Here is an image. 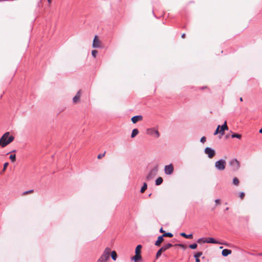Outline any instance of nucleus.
I'll list each match as a JSON object with an SVG mask.
<instances>
[{
	"instance_id": "obj_47",
	"label": "nucleus",
	"mask_w": 262,
	"mask_h": 262,
	"mask_svg": "<svg viewBox=\"0 0 262 262\" xmlns=\"http://www.w3.org/2000/svg\"><path fill=\"white\" fill-rule=\"evenodd\" d=\"M52 1V0H48V2L49 5H51Z\"/></svg>"
},
{
	"instance_id": "obj_28",
	"label": "nucleus",
	"mask_w": 262,
	"mask_h": 262,
	"mask_svg": "<svg viewBox=\"0 0 262 262\" xmlns=\"http://www.w3.org/2000/svg\"><path fill=\"white\" fill-rule=\"evenodd\" d=\"M106 154V151H105L103 154H99L97 156V158L98 159H101L103 157L105 156Z\"/></svg>"
},
{
	"instance_id": "obj_43",
	"label": "nucleus",
	"mask_w": 262,
	"mask_h": 262,
	"mask_svg": "<svg viewBox=\"0 0 262 262\" xmlns=\"http://www.w3.org/2000/svg\"><path fill=\"white\" fill-rule=\"evenodd\" d=\"M160 232L161 233H163V234L165 233V231H164V230H163V228H161L160 229Z\"/></svg>"
},
{
	"instance_id": "obj_6",
	"label": "nucleus",
	"mask_w": 262,
	"mask_h": 262,
	"mask_svg": "<svg viewBox=\"0 0 262 262\" xmlns=\"http://www.w3.org/2000/svg\"><path fill=\"white\" fill-rule=\"evenodd\" d=\"M230 165L233 170H237L240 167L239 162L236 159H233L230 162Z\"/></svg>"
},
{
	"instance_id": "obj_48",
	"label": "nucleus",
	"mask_w": 262,
	"mask_h": 262,
	"mask_svg": "<svg viewBox=\"0 0 262 262\" xmlns=\"http://www.w3.org/2000/svg\"><path fill=\"white\" fill-rule=\"evenodd\" d=\"M259 132L261 134H262V128L261 129H260V130H259Z\"/></svg>"
},
{
	"instance_id": "obj_4",
	"label": "nucleus",
	"mask_w": 262,
	"mask_h": 262,
	"mask_svg": "<svg viewBox=\"0 0 262 262\" xmlns=\"http://www.w3.org/2000/svg\"><path fill=\"white\" fill-rule=\"evenodd\" d=\"M110 253L111 249L106 248L100 258L106 261L110 257Z\"/></svg>"
},
{
	"instance_id": "obj_12",
	"label": "nucleus",
	"mask_w": 262,
	"mask_h": 262,
	"mask_svg": "<svg viewBox=\"0 0 262 262\" xmlns=\"http://www.w3.org/2000/svg\"><path fill=\"white\" fill-rule=\"evenodd\" d=\"M228 126L227 125V122L225 121L224 123V124L222 125V126H221V127H220V134H221V135H223L224 134V132L225 130H228Z\"/></svg>"
},
{
	"instance_id": "obj_23",
	"label": "nucleus",
	"mask_w": 262,
	"mask_h": 262,
	"mask_svg": "<svg viewBox=\"0 0 262 262\" xmlns=\"http://www.w3.org/2000/svg\"><path fill=\"white\" fill-rule=\"evenodd\" d=\"M239 183V181L238 179L236 177L234 178L233 179V184L236 186H237L238 185Z\"/></svg>"
},
{
	"instance_id": "obj_5",
	"label": "nucleus",
	"mask_w": 262,
	"mask_h": 262,
	"mask_svg": "<svg viewBox=\"0 0 262 262\" xmlns=\"http://www.w3.org/2000/svg\"><path fill=\"white\" fill-rule=\"evenodd\" d=\"M204 152L210 159L213 158L215 155V150L210 147L205 148Z\"/></svg>"
},
{
	"instance_id": "obj_33",
	"label": "nucleus",
	"mask_w": 262,
	"mask_h": 262,
	"mask_svg": "<svg viewBox=\"0 0 262 262\" xmlns=\"http://www.w3.org/2000/svg\"><path fill=\"white\" fill-rule=\"evenodd\" d=\"M172 246V245L171 244H167L166 245H164V247H165L166 250L170 248Z\"/></svg>"
},
{
	"instance_id": "obj_24",
	"label": "nucleus",
	"mask_w": 262,
	"mask_h": 262,
	"mask_svg": "<svg viewBox=\"0 0 262 262\" xmlns=\"http://www.w3.org/2000/svg\"><path fill=\"white\" fill-rule=\"evenodd\" d=\"M8 165H9L8 162H6V163H4V166H3V170L1 172V174H3L5 172V171L6 170V168H7Z\"/></svg>"
},
{
	"instance_id": "obj_10",
	"label": "nucleus",
	"mask_w": 262,
	"mask_h": 262,
	"mask_svg": "<svg viewBox=\"0 0 262 262\" xmlns=\"http://www.w3.org/2000/svg\"><path fill=\"white\" fill-rule=\"evenodd\" d=\"M81 93L82 92L81 90H79L77 92L76 95L73 98V102L74 103L76 104L80 101Z\"/></svg>"
},
{
	"instance_id": "obj_38",
	"label": "nucleus",
	"mask_w": 262,
	"mask_h": 262,
	"mask_svg": "<svg viewBox=\"0 0 262 262\" xmlns=\"http://www.w3.org/2000/svg\"><path fill=\"white\" fill-rule=\"evenodd\" d=\"M198 243H206V241H205L204 239V238H200L198 240Z\"/></svg>"
},
{
	"instance_id": "obj_11",
	"label": "nucleus",
	"mask_w": 262,
	"mask_h": 262,
	"mask_svg": "<svg viewBox=\"0 0 262 262\" xmlns=\"http://www.w3.org/2000/svg\"><path fill=\"white\" fill-rule=\"evenodd\" d=\"M143 120V117L141 115L134 116L131 120L133 123H136L138 121H141Z\"/></svg>"
},
{
	"instance_id": "obj_27",
	"label": "nucleus",
	"mask_w": 262,
	"mask_h": 262,
	"mask_svg": "<svg viewBox=\"0 0 262 262\" xmlns=\"http://www.w3.org/2000/svg\"><path fill=\"white\" fill-rule=\"evenodd\" d=\"M220 127H221L220 125L217 126L215 131L214 133V135H216L218 134L219 133L220 134Z\"/></svg>"
},
{
	"instance_id": "obj_20",
	"label": "nucleus",
	"mask_w": 262,
	"mask_h": 262,
	"mask_svg": "<svg viewBox=\"0 0 262 262\" xmlns=\"http://www.w3.org/2000/svg\"><path fill=\"white\" fill-rule=\"evenodd\" d=\"M9 158L10 159V160L12 162L14 163L16 161V155L15 154H13V155H11L9 157Z\"/></svg>"
},
{
	"instance_id": "obj_37",
	"label": "nucleus",
	"mask_w": 262,
	"mask_h": 262,
	"mask_svg": "<svg viewBox=\"0 0 262 262\" xmlns=\"http://www.w3.org/2000/svg\"><path fill=\"white\" fill-rule=\"evenodd\" d=\"M239 198L242 200H243L244 198V197H245V193H244V192H241L239 193Z\"/></svg>"
},
{
	"instance_id": "obj_19",
	"label": "nucleus",
	"mask_w": 262,
	"mask_h": 262,
	"mask_svg": "<svg viewBox=\"0 0 262 262\" xmlns=\"http://www.w3.org/2000/svg\"><path fill=\"white\" fill-rule=\"evenodd\" d=\"M33 193H34V190L32 189V190H30L24 191L22 193V195L23 196H25L26 195H28V194H32Z\"/></svg>"
},
{
	"instance_id": "obj_16",
	"label": "nucleus",
	"mask_w": 262,
	"mask_h": 262,
	"mask_svg": "<svg viewBox=\"0 0 262 262\" xmlns=\"http://www.w3.org/2000/svg\"><path fill=\"white\" fill-rule=\"evenodd\" d=\"M139 134V130L137 128H135L133 130L132 134H131V137L132 138H135L138 134Z\"/></svg>"
},
{
	"instance_id": "obj_49",
	"label": "nucleus",
	"mask_w": 262,
	"mask_h": 262,
	"mask_svg": "<svg viewBox=\"0 0 262 262\" xmlns=\"http://www.w3.org/2000/svg\"><path fill=\"white\" fill-rule=\"evenodd\" d=\"M15 152H16V150H13L12 151H11L10 153H12V152L15 153Z\"/></svg>"
},
{
	"instance_id": "obj_2",
	"label": "nucleus",
	"mask_w": 262,
	"mask_h": 262,
	"mask_svg": "<svg viewBox=\"0 0 262 262\" xmlns=\"http://www.w3.org/2000/svg\"><path fill=\"white\" fill-rule=\"evenodd\" d=\"M141 249L142 246L141 245H138L135 249V255L131 257V260L134 261V262H140L142 260V256H141Z\"/></svg>"
},
{
	"instance_id": "obj_26",
	"label": "nucleus",
	"mask_w": 262,
	"mask_h": 262,
	"mask_svg": "<svg viewBox=\"0 0 262 262\" xmlns=\"http://www.w3.org/2000/svg\"><path fill=\"white\" fill-rule=\"evenodd\" d=\"M220 127H221L220 125L217 126L215 131L214 133V135H216L218 134L219 133L220 134Z\"/></svg>"
},
{
	"instance_id": "obj_15",
	"label": "nucleus",
	"mask_w": 262,
	"mask_h": 262,
	"mask_svg": "<svg viewBox=\"0 0 262 262\" xmlns=\"http://www.w3.org/2000/svg\"><path fill=\"white\" fill-rule=\"evenodd\" d=\"M206 242L208 243H212V244H221V243L215 240L213 238H209L207 241H206Z\"/></svg>"
},
{
	"instance_id": "obj_45",
	"label": "nucleus",
	"mask_w": 262,
	"mask_h": 262,
	"mask_svg": "<svg viewBox=\"0 0 262 262\" xmlns=\"http://www.w3.org/2000/svg\"><path fill=\"white\" fill-rule=\"evenodd\" d=\"M185 36H186L185 34V33H183V34L182 35L181 37H182V38H185Z\"/></svg>"
},
{
	"instance_id": "obj_41",
	"label": "nucleus",
	"mask_w": 262,
	"mask_h": 262,
	"mask_svg": "<svg viewBox=\"0 0 262 262\" xmlns=\"http://www.w3.org/2000/svg\"><path fill=\"white\" fill-rule=\"evenodd\" d=\"M160 251H161L162 252H164V251H166V249H165V247H164V246H163L162 247H161V248L160 249Z\"/></svg>"
},
{
	"instance_id": "obj_40",
	"label": "nucleus",
	"mask_w": 262,
	"mask_h": 262,
	"mask_svg": "<svg viewBox=\"0 0 262 262\" xmlns=\"http://www.w3.org/2000/svg\"><path fill=\"white\" fill-rule=\"evenodd\" d=\"M215 204L217 205H220L221 204V201L219 199H216V200H215Z\"/></svg>"
},
{
	"instance_id": "obj_3",
	"label": "nucleus",
	"mask_w": 262,
	"mask_h": 262,
	"mask_svg": "<svg viewBox=\"0 0 262 262\" xmlns=\"http://www.w3.org/2000/svg\"><path fill=\"white\" fill-rule=\"evenodd\" d=\"M226 162L224 160H220L215 163V167L219 170L223 171L225 169Z\"/></svg>"
},
{
	"instance_id": "obj_46",
	"label": "nucleus",
	"mask_w": 262,
	"mask_h": 262,
	"mask_svg": "<svg viewBox=\"0 0 262 262\" xmlns=\"http://www.w3.org/2000/svg\"><path fill=\"white\" fill-rule=\"evenodd\" d=\"M207 88H208L207 86L201 87V88H200V90H204L205 89H207Z\"/></svg>"
},
{
	"instance_id": "obj_14",
	"label": "nucleus",
	"mask_w": 262,
	"mask_h": 262,
	"mask_svg": "<svg viewBox=\"0 0 262 262\" xmlns=\"http://www.w3.org/2000/svg\"><path fill=\"white\" fill-rule=\"evenodd\" d=\"M231 252L232 251L231 250L225 249L222 251V254L224 256H227L228 255L230 254Z\"/></svg>"
},
{
	"instance_id": "obj_50",
	"label": "nucleus",
	"mask_w": 262,
	"mask_h": 262,
	"mask_svg": "<svg viewBox=\"0 0 262 262\" xmlns=\"http://www.w3.org/2000/svg\"><path fill=\"white\" fill-rule=\"evenodd\" d=\"M239 100H240V101H242V102L243 101V98H242V97H241V98H239Z\"/></svg>"
},
{
	"instance_id": "obj_22",
	"label": "nucleus",
	"mask_w": 262,
	"mask_h": 262,
	"mask_svg": "<svg viewBox=\"0 0 262 262\" xmlns=\"http://www.w3.org/2000/svg\"><path fill=\"white\" fill-rule=\"evenodd\" d=\"M111 256L112 259L115 260L117 257V253L115 251H112L111 253Z\"/></svg>"
},
{
	"instance_id": "obj_9",
	"label": "nucleus",
	"mask_w": 262,
	"mask_h": 262,
	"mask_svg": "<svg viewBox=\"0 0 262 262\" xmlns=\"http://www.w3.org/2000/svg\"><path fill=\"white\" fill-rule=\"evenodd\" d=\"M101 42L99 39L98 36L95 35L93 39V47L94 48H98L101 47Z\"/></svg>"
},
{
	"instance_id": "obj_44",
	"label": "nucleus",
	"mask_w": 262,
	"mask_h": 262,
	"mask_svg": "<svg viewBox=\"0 0 262 262\" xmlns=\"http://www.w3.org/2000/svg\"><path fill=\"white\" fill-rule=\"evenodd\" d=\"M195 258V262H200V260L199 259V258L197 257V258Z\"/></svg>"
},
{
	"instance_id": "obj_36",
	"label": "nucleus",
	"mask_w": 262,
	"mask_h": 262,
	"mask_svg": "<svg viewBox=\"0 0 262 262\" xmlns=\"http://www.w3.org/2000/svg\"><path fill=\"white\" fill-rule=\"evenodd\" d=\"M152 173L150 172L146 177L147 180H149L152 179Z\"/></svg>"
},
{
	"instance_id": "obj_1",
	"label": "nucleus",
	"mask_w": 262,
	"mask_h": 262,
	"mask_svg": "<svg viewBox=\"0 0 262 262\" xmlns=\"http://www.w3.org/2000/svg\"><path fill=\"white\" fill-rule=\"evenodd\" d=\"M14 139L13 136L10 135L9 132L5 133L0 138V146L5 147L10 143H11Z\"/></svg>"
},
{
	"instance_id": "obj_7",
	"label": "nucleus",
	"mask_w": 262,
	"mask_h": 262,
	"mask_svg": "<svg viewBox=\"0 0 262 262\" xmlns=\"http://www.w3.org/2000/svg\"><path fill=\"white\" fill-rule=\"evenodd\" d=\"M146 132L147 134L154 136L156 138H159L160 135L159 131L153 128L147 129Z\"/></svg>"
},
{
	"instance_id": "obj_25",
	"label": "nucleus",
	"mask_w": 262,
	"mask_h": 262,
	"mask_svg": "<svg viewBox=\"0 0 262 262\" xmlns=\"http://www.w3.org/2000/svg\"><path fill=\"white\" fill-rule=\"evenodd\" d=\"M162 236L164 237H172L173 236V234L171 233L168 232V233H164Z\"/></svg>"
},
{
	"instance_id": "obj_42",
	"label": "nucleus",
	"mask_w": 262,
	"mask_h": 262,
	"mask_svg": "<svg viewBox=\"0 0 262 262\" xmlns=\"http://www.w3.org/2000/svg\"><path fill=\"white\" fill-rule=\"evenodd\" d=\"M97 262H106V261L102 260L101 258H99Z\"/></svg>"
},
{
	"instance_id": "obj_51",
	"label": "nucleus",
	"mask_w": 262,
	"mask_h": 262,
	"mask_svg": "<svg viewBox=\"0 0 262 262\" xmlns=\"http://www.w3.org/2000/svg\"><path fill=\"white\" fill-rule=\"evenodd\" d=\"M226 210H228V208H227L226 209Z\"/></svg>"
},
{
	"instance_id": "obj_8",
	"label": "nucleus",
	"mask_w": 262,
	"mask_h": 262,
	"mask_svg": "<svg viewBox=\"0 0 262 262\" xmlns=\"http://www.w3.org/2000/svg\"><path fill=\"white\" fill-rule=\"evenodd\" d=\"M174 170L173 166L172 164L165 166L164 171L166 174L169 175L173 173Z\"/></svg>"
},
{
	"instance_id": "obj_31",
	"label": "nucleus",
	"mask_w": 262,
	"mask_h": 262,
	"mask_svg": "<svg viewBox=\"0 0 262 262\" xmlns=\"http://www.w3.org/2000/svg\"><path fill=\"white\" fill-rule=\"evenodd\" d=\"M174 246L180 247L184 249H185L186 248V246L185 245L181 244H176Z\"/></svg>"
},
{
	"instance_id": "obj_39",
	"label": "nucleus",
	"mask_w": 262,
	"mask_h": 262,
	"mask_svg": "<svg viewBox=\"0 0 262 262\" xmlns=\"http://www.w3.org/2000/svg\"><path fill=\"white\" fill-rule=\"evenodd\" d=\"M206 139L205 137H203L201 138V142L204 143L205 142H206Z\"/></svg>"
},
{
	"instance_id": "obj_34",
	"label": "nucleus",
	"mask_w": 262,
	"mask_h": 262,
	"mask_svg": "<svg viewBox=\"0 0 262 262\" xmlns=\"http://www.w3.org/2000/svg\"><path fill=\"white\" fill-rule=\"evenodd\" d=\"M203 253L202 252H199L194 254V257L195 258H199L202 255Z\"/></svg>"
},
{
	"instance_id": "obj_35",
	"label": "nucleus",
	"mask_w": 262,
	"mask_h": 262,
	"mask_svg": "<svg viewBox=\"0 0 262 262\" xmlns=\"http://www.w3.org/2000/svg\"><path fill=\"white\" fill-rule=\"evenodd\" d=\"M98 52L97 50H93L92 51V56L94 57H96V55L97 54Z\"/></svg>"
},
{
	"instance_id": "obj_21",
	"label": "nucleus",
	"mask_w": 262,
	"mask_h": 262,
	"mask_svg": "<svg viewBox=\"0 0 262 262\" xmlns=\"http://www.w3.org/2000/svg\"><path fill=\"white\" fill-rule=\"evenodd\" d=\"M147 184L146 183H144L143 184V186L142 187V188L141 189V192L144 193L145 192V191L147 189Z\"/></svg>"
},
{
	"instance_id": "obj_17",
	"label": "nucleus",
	"mask_w": 262,
	"mask_h": 262,
	"mask_svg": "<svg viewBox=\"0 0 262 262\" xmlns=\"http://www.w3.org/2000/svg\"><path fill=\"white\" fill-rule=\"evenodd\" d=\"M180 235L186 238H189V239H191L193 237V235L192 234H189V235H187L186 234H185V233L184 232H182L180 233Z\"/></svg>"
},
{
	"instance_id": "obj_13",
	"label": "nucleus",
	"mask_w": 262,
	"mask_h": 262,
	"mask_svg": "<svg viewBox=\"0 0 262 262\" xmlns=\"http://www.w3.org/2000/svg\"><path fill=\"white\" fill-rule=\"evenodd\" d=\"M163 241L164 238L162 235L158 237V239L155 243V245L157 246H159Z\"/></svg>"
},
{
	"instance_id": "obj_29",
	"label": "nucleus",
	"mask_w": 262,
	"mask_h": 262,
	"mask_svg": "<svg viewBox=\"0 0 262 262\" xmlns=\"http://www.w3.org/2000/svg\"><path fill=\"white\" fill-rule=\"evenodd\" d=\"M197 244L194 243V244H191L190 245H189V248L192 249H195L197 248Z\"/></svg>"
},
{
	"instance_id": "obj_32",
	"label": "nucleus",
	"mask_w": 262,
	"mask_h": 262,
	"mask_svg": "<svg viewBox=\"0 0 262 262\" xmlns=\"http://www.w3.org/2000/svg\"><path fill=\"white\" fill-rule=\"evenodd\" d=\"M232 138H237L238 139H241V135H239V134H234L232 135Z\"/></svg>"
},
{
	"instance_id": "obj_30",
	"label": "nucleus",
	"mask_w": 262,
	"mask_h": 262,
	"mask_svg": "<svg viewBox=\"0 0 262 262\" xmlns=\"http://www.w3.org/2000/svg\"><path fill=\"white\" fill-rule=\"evenodd\" d=\"M162 252L160 251V250L159 249L157 253V254H156V259H158L159 257L161 255Z\"/></svg>"
},
{
	"instance_id": "obj_18",
	"label": "nucleus",
	"mask_w": 262,
	"mask_h": 262,
	"mask_svg": "<svg viewBox=\"0 0 262 262\" xmlns=\"http://www.w3.org/2000/svg\"><path fill=\"white\" fill-rule=\"evenodd\" d=\"M163 182V179L162 177H159L156 181V184L157 185H159L162 184Z\"/></svg>"
}]
</instances>
